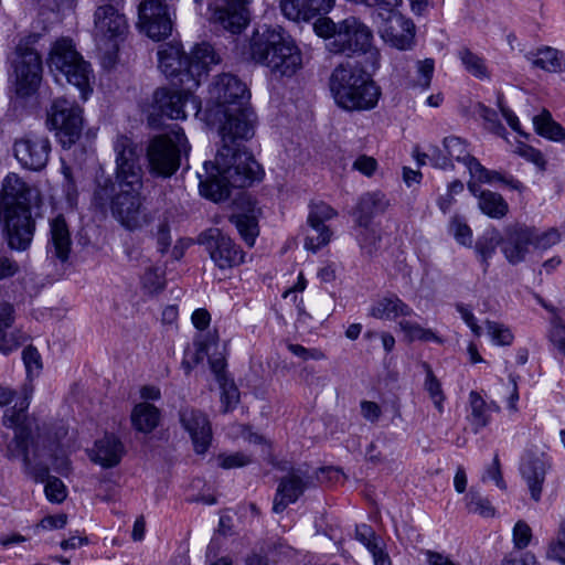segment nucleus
<instances>
[{
    "label": "nucleus",
    "instance_id": "18",
    "mask_svg": "<svg viewBox=\"0 0 565 565\" xmlns=\"http://www.w3.org/2000/svg\"><path fill=\"white\" fill-rule=\"evenodd\" d=\"M138 25L156 41L168 38L172 32L171 13L160 0H143L138 7Z\"/></svg>",
    "mask_w": 565,
    "mask_h": 565
},
{
    "label": "nucleus",
    "instance_id": "16",
    "mask_svg": "<svg viewBox=\"0 0 565 565\" xmlns=\"http://www.w3.org/2000/svg\"><path fill=\"white\" fill-rule=\"evenodd\" d=\"M253 0H215L209 6L211 22L232 34L241 33L249 23L247 6Z\"/></svg>",
    "mask_w": 565,
    "mask_h": 565
},
{
    "label": "nucleus",
    "instance_id": "20",
    "mask_svg": "<svg viewBox=\"0 0 565 565\" xmlns=\"http://www.w3.org/2000/svg\"><path fill=\"white\" fill-rule=\"evenodd\" d=\"M395 9H387L388 15L380 26V35L385 43L397 50H409L415 41V24Z\"/></svg>",
    "mask_w": 565,
    "mask_h": 565
},
{
    "label": "nucleus",
    "instance_id": "24",
    "mask_svg": "<svg viewBox=\"0 0 565 565\" xmlns=\"http://www.w3.org/2000/svg\"><path fill=\"white\" fill-rule=\"evenodd\" d=\"M26 411L23 412V417L21 418V424H23L24 418L31 420V428L26 431L30 433L29 437L25 439V444L30 450L31 458H34V454L36 452L38 460L42 459L47 465L51 463L53 468L62 475H65L70 470V461L65 456L58 457L53 455V449L46 446L44 439L39 433V426L35 423L33 417H30L25 414Z\"/></svg>",
    "mask_w": 565,
    "mask_h": 565
},
{
    "label": "nucleus",
    "instance_id": "48",
    "mask_svg": "<svg viewBox=\"0 0 565 565\" xmlns=\"http://www.w3.org/2000/svg\"><path fill=\"white\" fill-rule=\"evenodd\" d=\"M467 500V509L471 513L479 514L481 516H492L494 514V509L490 504L489 500L483 498L480 493L470 490Z\"/></svg>",
    "mask_w": 565,
    "mask_h": 565
},
{
    "label": "nucleus",
    "instance_id": "1",
    "mask_svg": "<svg viewBox=\"0 0 565 565\" xmlns=\"http://www.w3.org/2000/svg\"><path fill=\"white\" fill-rule=\"evenodd\" d=\"M115 182L98 183L94 201L99 207L110 206L113 216L127 230L135 231L151 222L143 205L142 149L131 137L118 134L113 141Z\"/></svg>",
    "mask_w": 565,
    "mask_h": 565
},
{
    "label": "nucleus",
    "instance_id": "53",
    "mask_svg": "<svg viewBox=\"0 0 565 565\" xmlns=\"http://www.w3.org/2000/svg\"><path fill=\"white\" fill-rule=\"evenodd\" d=\"M546 556L565 565V521L559 525L556 540L550 543Z\"/></svg>",
    "mask_w": 565,
    "mask_h": 565
},
{
    "label": "nucleus",
    "instance_id": "28",
    "mask_svg": "<svg viewBox=\"0 0 565 565\" xmlns=\"http://www.w3.org/2000/svg\"><path fill=\"white\" fill-rule=\"evenodd\" d=\"M466 167L471 177L469 182H475L478 186L480 183H492L498 181L519 192H522L524 189L523 184L519 180L511 175H504L499 171L487 169L475 157L466 159Z\"/></svg>",
    "mask_w": 565,
    "mask_h": 565
},
{
    "label": "nucleus",
    "instance_id": "30",
    "mask_svg": "<svg viewBox=\"0 0 565 565\" xmlns=\"http://www.w3.org/2000/svg\"><path fill=\"white\" fill-rule=\"evenodd\" d=\"M312 484L306 465L290 467L285 471V504L294 503Z\"/></svg>",
    "mask_w": 565,
    "mask_h": 565
},
{
    "label": "nucleus",
    "instance_id": "31",
    "mask_svg": "<svg viewBox=\"0 0 565 565\" xmlns=\"http://www.w3.org/2000/svg\"><path fill=\"white\" fill-rule=\"evenodd\" d=\"M14 309L10 303L0 306V351L8 354L21 343V334L13 329Z\"/></svg>",
    "mask_w": 565,
    "mask_h": 565
},
{
    "label": "nucleus",
    "instance_id": "60",
    "mask_svg": "<svg viewBox=\"0 0 565 565\" xmlns=\"http://www.w3.org/2000/svg\"><path fill=\"white\" fill-rule=\"evenodd\" d=\"M334 4L335 0H309L306 21H309L318 14L329 13Z\"/></svg>",
    "mask_w": 565,
    "mask_h": 565
},
{
    "label": "nucleus",
    "instance_id": "40",
    "mask_svg": "<svg viewBox=\"0 0 565 565\" xmlns=\"http://www.w3.org/2000/svg\"><path fill=\"white\" fill-rule=\"evenodd\" d=\"M305 58L294 40L285 38V76H291L303 67Z\"/></svg>",
    "mask_w": 565,
    "mask_h": 565
},
{
    "label": "nucleus",
    "instance_id": "38",
    "mask_svg": "<svg viewBox=\"0 0 565 565\" xmlns=\"http://www.w3.org/2000/svg\"><path fill=\"white\" fill-rule=\"evenodd\" d=\"M502 235L495 228L486 232L476 243V252L480 257V260L488 266L489 260L495 254L497 247H502Z\"/></svg>",
    "mask_w": 565,
    "mask_h": 565
},
{
    "label": "nucleus",
    "instance_id": "39",
    "mask_svg": "<svg viewBox=\"0 0 565 565\" xmlns=\"http://www.w3.org/2000/svg\"><path fill=\"white\" fill-rule=\"evenodd\" d=\"M399 330L404 333L405 340L408 342L414 341H435L441 342L440 338L430 329H425L416 322L408 320H401L398 322Z\"/></svg>",
    "mask_w": 565,
    "mask_h": 565
},
{
    "label": "nucleus",
    "instance_id": "2",
    "mask_svg": "<svg viewBox=\"0 0 565 565\" xmlns=\"http://www.w3.org/2000/svg\"><path fill=\"white\" fill-rule=\"evenodd\" d=\"M228 137L215 157V162H204L200 179V193L214 202L228 198L230 188H246L260 180L263 170L253 156L235 147V140Z\"/></svg>",
    "mask_w": 565,
    "mask_h": 565
},
{
    "label": "nucleus",
    "instance_id": "37",
    "mask_svg": "<svg viewBox=\"0 0 565 565\" xmlns=\"http://www.w3.org/2000/svg\"><path fill=\"white\" fill-rule=\"evenodd\" d=\"M533 125L535 131L547 139L553 141H562L565 139V129L553 120L552 115L546 109L541 114L534 116Z\"/></svg>",
    "mask_w": 565,
    "mask_h": 565
},
{
    "label": "nucleus",
    "instance_id": "43",
    "mask_svg": "<svg viewBox=\"0 0 565 565\" xmlns=\"http://www.w3.org/2000/svg\"><path fill=\"white\" fill-rule=\"evenodd\" d=\"M532 233L533 237L531 238V244L536 250H546L561 241V234L556 228L539 231L535 227H532Z\"/></svg>",
    "mask_w": 565,
    "mask_h": 565
},
{
    "label": "nucleus",
    "instance_id": "23",
    "mask_svg": "<svg viewBox=\"0 0 565 565\" xmlns=\"http://www.w3.org/2000/svg\"><path fill=\"white\" fill-rule=\"evenodd\" d=\"M532 226L516 224L505 230L502 241V254L508 263L516 265L523 262L532 247Z\"/></svg>",
    "mask_w": 565,
    "mask_h": 565
},
{
    "label": "nucleus",
    "instance_id": "13",
    "mask_svg": "<svg viewBox=\"0 0 565 565\" xmlns=\"http://www.w3.org/2000/svg\"><path fill=\"white\" fill-rule=\"evenodd\" d=\"M46 122L50 128L57 131L62 146L70 148L82 134V109L78 105L64 97L56 98L47 113Z\"/></svg>",
    "mask_w": 565,
    "mask_h": 565
},
{
    "label": "nucleus",
    "instance_id": "45",
    "mask_svg": "<svg viewBox=\"0 0 565 565\" xmlns=\"http://www.w3.org/2000/svg\"><path fill=\"white\" fill-rule=\"evenodd\" d=\"M337 216V211L324 202H316L310 204L308 214V224L310 226H319L324 222L332 220Z\"/></svg>",
    "mask_w": 565,
    "mask_h": 565
},
{
    "label": "nucleus",
    "instance_id": "26",
    "mask_svg": "<svg viewBox=\"0 0 565 565\" xmlns=\"http://www.w3.org/2000/svg\"><path fill=\"white\" fill-rule=\"evenodd\" d=\"M50 239L47 255L64 263L68 259L72 238L68 225L63 215H56L50 220Z\"/></svg>",
    "mask_w": 565,
    "mask_h": 565
},
{
    "label": "nucleus",
    "instance_id": "4",
    "mask_svg": "<svg viewBox=\"0 0 565 565\" xmlns=\"http://www.w3.org/2000/svg\"><path fill=\"white\" fill-rule=\"evenodd\" d=\"M42 202L40 190L25 183L17 173H9L0 192V205L4 210V231L10 248L25 250L35 232V216L31 206Z\"/></svg>",
    "mask_w": 565,
    "mask_h": 565
},
{
    "label": "nucleus",
    "instance_id": "14",
    "mask_svg": "<svg viewBox=\"0 0 565 565\" xmlns=\"http://www.w3.org/2000/svg\"><path fill=\"white\" fill-rule=\"evenodd\" d=\"M180 85L181 89L159 88L154 92L151 116L184 119L188 108L195 115L200 111L201 102L193 95L194 89H188L186 84Z\"/></svg>",
    "mask_w": 565,
    "mask_h": 565
},
{
    "label": "nucleus",
    "instance_id": "47",
    "mask_svg": "<svg viewBox=\"0 0 565 565\" xmlns=\"http://www.w3.org/2000/svg\"><path fill=\"white\" fill-rule=\"evenodd\" d=\"M310 227L316 231L317 235L308 236L305 242V247L306 249L316 253L331 242L333 233L326 224H319V226Z\"/></svg>",
    "mask_w": 565,
    "mask_h": 565
},
{
    "label": "nucleus",
    "instance_id": "57",
    "mask_svg": "<svg viewBox=\"0 0 565 565\" xmlns=\"http://www.w3.org/2000/svg\"><path fill=\"white\" fill-rule=\"evenodd\" d=\"M22 359L29 377L40 373L42 369L41 355L34 347H26L22 352Z\"/></svg>",
    "mask_w": 565,
    "mask_h": 565
},
{
    "label": "nucleus",
    "instance_id": "33",
    "mask_svg": "<svg viewBox=\"0 0 565 565\" xmlns=\"http://www.w3.org/2000/svg\"><path fill=\"white\" fill-rule=\"evenodd\" d=\"M470 423L475 433L486 427L491 419L492 412H499L500 407L495 402H486L484 398L476 391L469 394Z\"/></svg>",
    "mask_w": 565,
    "mask_h": 565
},
{
    "label": "nucleus",
    "instance_id": "12",
    "mask_svg": "<svg viewBox=\"0 0 565 565\" xmlns=\"http://www.w3.org/2000/svg\"><path fill=\"white\" fill-rule=\"evenodd\" d=\"M39 34H30L20 40L12 57V68L15 78V89L19 96H30L35 93L42 81V58L35 44Z\"/></svg>",
    "mask_w": 565,
    "mask_h": 565
},
{
    "label": "nucleus",
    "instance_id": "58",
    "mask_svg": "<svg viewBox=\"0 0 565 565\" xmlns=\"http://www.w3.org/2000/svg\"><path fill=\"white\" fill-rule=\"evenodd\" d=\"M218 466L223 469H233L244 467L250 463V457L244 452H234L230 455L222 454L217 457Z\"/></svg>",
    "mask_w": 565,
    "mask_h": 565
},
{
    "label": "nucleus",
    "instance_id": "35",
    "mask_svg": "<svg viewBox=\"0 0 565 565\" xmlns=\"http://www.w3.org/2000/svg\"><path fill=\"white\" fill-rule=\"evenodd\" d=\"M160 422V411L147 402L137 404L131 412V423L141 433H151Z\"/></svg>",
    "mask_w": 565,
    "mask_h": 565
},
{
    "label": "nucleus",
    "instance_id": "9",
    "mask_svg": "<svg viewBox=\"0 0 565 565\" xmlns=\"http://www.w3.org/2000/svg\"><path fill=\"white\" fill-rule=\"evenodd\" d=\"M94 12L93 38L104 67H113L121 43L129 33L124 0H99Z\"/></svg>",
    "mask_w": 565,
    "mask_h": 565
},
{
    "label": "nucleus",
    "instance_id": "10",
    "mask_svg": "<svg viewBox=\"0 0 565 565\" xmlns=\"http://www.w3.org/2000/svg\"><path fill=\"white\" fill-rule=\"evenodd\" d=\"M189 149L183 129L174 125L169 131L149 139L146 146L147 171L156 178H170L180 168L181 154Z\"/></svg>",
    "mask_w": 565,
    "mask_h": 565
},
{
    "label": "nucleus",
    "instance_id": "8",
    "mask_svg": "<svg viewBox=\"0 0 565 565\" xmlns=\"http://www.w3.org/2000/svg\"><path fill=\"white\" fill-rule=\"evenodd\" d=\"M158 57L162 73L179 77V83L186 84L188 89L199 87L210 66L220 63V56L209 43L195 45L189 55L178 43L166 44L159 50Z\"/></svg>",
    "mask_w": 565,
    "mask_h": 565
},
{
    "label": "nucleus",
    "instance_id": "55",
    "mask_svg": "<svg viewBox=\"0 0 565 565\" xmlns=\"http://www.w3.org/2000/svg\"><path fill=\"white\" fill-rule=\"evenodd\" d=\"M309 0H285V18L292 21H306Z\"/></svg>",
    "mask_w": 565,
    "mask_h": 565
},
{
    "label": "nucleus",
    "instance_id": "21",
    "mask_svg": "<svg viewBox=\"0 0 565 565\" xmlns=\"http://www.w3.org/2000/svg\"><path fill=\"white\" fill-rule=\"evenodd\" d=\"M179 420L190 435L195 452L205 454L212 440V427L207 416L199 409L185 406L179 412Z\"/></svg>",
    "mask_w": 565,
    "mask_h": 565
},
{
    "label": "nucleus",
    "instance_id": "52",
    "mask_svg": "<svg viewBox=\"0 0 565 565\" xmlns=\"http://www.w3.org/2000/svg\"><path fill=\"white\" fill-rule=\"evenodd\" d=\"M450 232L459 244L471 246L472 231L462 217L454 216L451 218Z\"/></svg>",
    "mask_w": 565,
    "mask_h": 565
},
{
    "label": "nucleus",
    "instance_id": "29",
    "mask_svg": "<svg viewBox=\"0 0 565 565\" xmlns=\"http://www.w3.org/2000/svg\"><path fill=\"white\" fill-rule=\"evenodd\" d=\"M468 189L478 199V206L487 216L502 218L508 214L509 204L501 194L481 190L475 182H468Z\"/></svg>",
    "mask_w": 565,
    "mask_h": 565
},
{
    "label": "nucleus",
    "instance_id": "3",
    "mask_svg": "<svg viewBox=\"0 0 565 565\" xmlns=\"http://www.w3.org/2000/svg\"><path fill=\"white\" fill-rule=\"evenodd\" d=\"M207 119L220 124V135L249 139L254 135V113L246 85L232 74L216 76L209 89Z\"/></svg>",
    "mask_w": 565,
    "mask_h": 565
},
{
    "label": "nucleus",
    "instance_id": "41",
    "mask_svg": "<svg viewBox=\"0 0 565 565\" xmlns=\"http://www.w3.org/2000/svg\"><path fill=\"white\" fill-rule=\"evenodd\" d=\"M423 367L425 369L426 372L424 387L429 394V397L431 398L435 407L438 409L439 413H441L444 411L443 402L445 399L441 384L435 376L431 367L427 363H424Z\"/></svg>",
    "mask_w": 565,
    "mask_h": 565
},
{
    "label": "nucleus",
    "instance_id": "6",
    "mask_svg": "<svg viewBox=\"0 0 565 565\" xmlns=\"http://www.w3.org/2000/svg\"><path fill=\"white\" fill-rule=\"evenodd\" d=\"M329 89L335 105L347 111L373 109L380 99V87L364 70L350 62L337 65L329 77Z\"/></svg>",
    "mask_w": 565,
    "mask_h": 565
},
{
    "label": "nucleus",
    "instance_id": "22",
    "mask_svg": "<svg viewBox=\"0 0 565 565\" xmlns=\"http://www.w3.org/2000/svg\"><path fill=\"white\" fill-rule=\"evenodd\" d=\"M550 468V458L544 452L529 451L522 458L520 472L529 487L531 498L536 502L541 499L545 475Z\"/></svg>",
    "mask_w": 565,
    "mask_h": 565
},
{
    "label": "nucleus",
    "instance_id": "19",
    "mask_svg": "<svg viewBox=\"0 0 565 565\" xmlns=\"http://www.w3.org/2000/svg\"><path fill=\"white\" fill-rule=\"evenodd\" d=\"M50 151V140L34 134L25 135L13 145V154L17 160L22 167L34 171L42 170L46 166Z\"/></svg>",
    "mask_w": 565,
    "mask_h": 565
},
{
    "label": "nucleus",
    "instance_id": "17",
    "mask_svg": "<svg viewBox=\"0 0 565 565\" xmlns=\"http://www.w3.org/2000/svg\"><path fill=\"white\" fill-rule=\"evenodd\" d=\"M200 243L206 246L211 259L221 269L237 266L244 260V253L218 228H210L201 234Z\"/></svg>",
    "mask_w": 565,
    "mask_h": 565
},
{
    "label": "nucleus",
    "instance_id": "54",
    "mask_svg": "<svg viewBox=\"0 0 565 565\" xmlns=\"http://www.w3.org/2000/svg\"><path fill=\"white\" fill-rule=\"evenodd\" d=\"M417 67V76L414 82L415 86L420 88H428L431 82V77L434 74L435 63L431 58H425L423 61H418L416 64Z\"/></svg>",
    "mask_w": 565,
    "mask_h": 565
},
{
    "label": "nucleus",
    "instance_id": "59",
    "mask_svg": "<svg viewBox=\"0 0 565 565\" xmlns=\"http://www.w3.org/2000/svg\"><path fill=\"white\" fill-rule=\"evenodd\" d=\"M532 539L531 527L523 521L516 522L513 529V543L515 547L525 548Z\"/></svg>",
    "mask_w": 565,
    "mask_h": 565
},
{
    "label": "nucleus",
    "instance_id": "56",
    "mask_svg": "<svg viewBox=\"0 0 565 565\" xmlns=\"http://www.w3.org/2000/svg\"><path fill=\"white\" fill-rule=\"evenodd\" d=\"M550 341L558 353L565 355V323L557 316L552 319Z\"/></svg>",
    "mask_w": 565,
    "mask_h": 565
},
{
    "label": "nucleus",
    "instance_id": "42",
    "mask_svg": "<svg viewBox=\"0 0 565 565\" xmlns=\"http://www.w3.org/2000/svg\"><path fill=\"white\" fill-rule=\"evenodd\" d=\"M164 285V271L160 267H148L141 277V286L150 295L161 291Z\"/></svg>",
    "mask_w": 565,
    "mask_h": 565
},
{
    "label": "nucleus",
    "instance_id": "27",
    "mask_svg": "<svg viewBox=\"0 0 565 565\" xmlns=\"http://www.w3.org/2000/svg\"><path fill=\"white\" fill-rule=\"evenodd\" d=\"M125 454L122 443L113 435L98 439L89 451V458L104 468L117 466Z\"/></svg>",
    "mask_w": 565,
    "mask_h": 565
},
{
    "label": "nucleus",
    "instance_id": "25",
    "mask_svg": "<svg viewBox=\"0 0 565 565\" xmlns=\"http://www.w3.org/2000/svg\"><path fill=\"white\" fill-rule=\"evenodd\" d=\"M236 204L237 206H242L245 211L233 214L230 221L236 226L245 244L248 247H253L259 234L257 217L260 214V209L256 205V202L247 195L242 196Z\"/></svg>",
    "mask_w": 565,
    "mask_h": 565
},
{
    "label": "nucleus",
    "instance_id": "46",
    "mask_svg": "<svg viewBox=\"0 0 565 565\" xmlns=\"http://www.w3.org/2000/svg\"><path fill=\"white\" fill-rule=\"evenodd\" d=\"M459 55L462 64L469 73L479 78L488 77L487 67L481 57L467 49L461 50Z\"/></svg>",
    "mask_w": 565,
    "mask_h": 565
},
{
    "label": "nucleus",
    "instance_id": "5",
    "mask_svg": "<svg viewBox=\"0 0 565 565\" xmlns=\"http://www.w3.org/2000/svg\"><path fill=\"white\" fill-rule=\"evenodd\" d=\"M33 388L25 386L23 388V398L14 404V406L4 412L2 424L7 428L14 429V437L7 446V457L10 459H20L23 462L26 473H29L35 481H45L44 488L47 500L55 503H61L66 498V489L64 483L56 477H49L50 467L42 459L38 460V454L31 458L30 450L25 444V439L30 433L26 430L31 428V420L24 418L23 424L20 425L23 412L29 408L30 398Z\"/></svg>",
    "mask_w": 565,
    "mask_h": 565
},
{
    "label": "nucleus",
    "instance_id": "49",
    "mask_svg": "<svg viewBox=\"0 0 565 565\" xmlns=\"http://www.w3.org/2000/svg\"><path fill=\"white\" fill-rule=\"evenodd\" d=\"M355 537L361 542L367 551L373 554L383 547V541L375 534V532L366 524L356 526Z\"/></svg>",
    "mask_w": 565,
    "mask_h": 565
},
{
    "label": "nucleus",
    "instance_id": "63",
    "mask_svg": "<svg viewBox=\"0 0 565 565\" xmlns=\"http://www.w3.org/2000/svg\"><path fill=\"white\" fill-rule=\"evenodd\" d=\"M430 151V163L438 169H451L454 168V163L450 161V158L448 157V153L437 146H431L429 148Z\"/></svg>",
    "mask_w": 565,
    "mask_h": 565
},
{
    "label": "nucleus",
    "instance_id": "36",
    "mask_svg": "<svg viewBox=\"0 0 565 565\" xmlns=\"http://www.w3.org/2000/svg\"><path fill=\"white\" fill-rule=\"evenodd\" d=\"M387 205L388 201L385 195L380 192L365 193L362 195L356 207V221L359 225L366 226L371 216L384 212Z\"/></svg>",
    "mask_w": 565,
    "mask_h": 565
},
{
    "label": "nucleus",
    "instance_id": "11",
    "mask_svg": "<svg viewBox=\"0 0 565 565\" xmlns=\"http://www.w3.org/2000/svg\"><path fill=\"white\" fill-rule=\"evenodd\" d=\"M49 67L55 76L61 74L75 86L84 100L93 92L92 68L76 51L72 40L63 38L53 44L49 56Z\"/></svg>",
    "mask_w": 565,
    "mask_h": 565
},
{
    "label": "nucleus",
    "instance_id": "7",
    "mask_svg": "<svg viewBox=\"0 0 565 565\" xmlns=\"http://www.w3.org/2000/svg\"><path fill=\"white\" fill-rule=\"evenodd\" d=\"M313 30L320 38L329 40L328 50L335 54H369L372 67L380 66V52L372 46L371 29L356 17H348L334 23L330 18L322 17L313 23Z\"/></svg>",
    "mask_w": 565,
    "mask_h": 565
},
{
    "label": "nucleus",
    "instance_id": "61",
    "mask_svg": "<svg viewBox=\"0 0 565 565\" xmlns=\"http://www.w3.org/2000/svg\"><path fill=\"white\" fill-rule=\"evenodd\" d=\"M288 350L300 358L302 361L307 360H323L326 354L319 349H307L300 344H289Z\"/></svg>",
    "mask_w": 565,
    "mask_h": 565
},
{
    "label": "nucleus",
    "instance_id": "64",
    "mask_svg": "<svg viewBox=\"0 0 565 565\" xmlns=\"http://www.w3.org/2000/svg\"><path fill=\"white\" fill-rule=\"evenodd\" d=\"M220 384H221L222 391H223L222 392V403L224 405L223 412H228L232 406L237 404L239 394H238L237 388L233 384L227 385L226 383H223V382Z\"/></svg>",
    "mask_w": 565,
    "mask_h": 565
},
{
    "label": "nucleus",
    "instance_id": "62",
    "mask_svg": "<svg viewBox=\"0 0 565 565\" xmlns=\"http://www.w3.org/2000/svg\"><path fill=\"white\" fill-rule=\"evenodd\" d=\"M353 169L366 177H371L377 169V161L370 156L361 154L353 162Z\"/></svg>",
    "mask_w": 565,
    "mask_h": 565
},
{
    "label": "nucleus",
    "instance_id": "51",
    "mask_svg": "<svg viewBox=\"0 0 565 565\" xmlns=\"http://www.w3.org/2000/svg\"><path fill=\"white\" fill-rule=\"evenodd\" d=\"M514 153L533 163L540 171H545L546 160L540 150L524 142H519L514 149Z\"/></svg>",
    "mask_w": 565,
    "mask_h": 565
},
{
    "label": "nucleus",
    "instance_id": "44",
    "mask_svg": "<svg viewBox=\"0 0 565 565\" xmlns=\"http://www.w3.org/2000/svg\"><path fill=\"white\" fill-rule=\"evenodd\" d=\"M443 146L451 162L456 160L458 162H462L466 166V159L472 158V156H470L467 151L465 140L457 136L446 137L443 141Z\"/></svg>",
    "mask_w": 565,
    "mask_h": 565
},
{
    "label": "nucleus",
    "instance_id": "32",
    "mask_svg": "<svg viewBox=\"0 0 565 565\" xmlns=\"http://www.w3.org/2000/svg\"><path fill=\"white\" fill-rule=\"evenodd\" d=\"M533 67L550 73H559L565 70V54L551 46H542L526 55Z\"/></svg>",
    "mask_w": 565,
    "mask_h": 565
},
{
    "label": "nucleus",
    "instance_id": "50",
    "mask_svg": "<svg viewBox=\"0 0 565 565\" xmlns=\"http://www.w3.org/2000/svg\"><path fill=\"white\" fill-rule=\"evenodd\" d=\"M487 330L489 335L491 337V340L497 345H510L512 344L514 340V335L512 331L504 324L494 322V321H487L486 322Z\"/></svg>",
    "mask_w": 565,
    "mask_h": 565
},
{
    "label": "nucleus",
    "instance_id": "15",
    "mask_svg": "<svg viewBox=\"0 0 565 565\" xmlns=\"http://www.w3.org/2000/svg\"><path fill=\"white\" fill-rule=\"evenodd\" d=\"M282 34L279 30L266 29L254 32L248 44V58L269 67L273 72L279 71L282 65Z\"/></svg>",
    "mask_w": 565,
    "mask_h": 565
},
{
    "label": "nucleus",
    "instance_id": "34",
    "mask_svg": "<svg viewBox=\"0 0 565 565\" xmlns=\"http://www.w3.org/2000/svg\"><path fill=\"white\" fill-rule=\"evenodd\" d=\"M413 313L412 308L396 296L385 297L375 302L370 315L376 319L395 320Z\"/></svg>",
    "mask_w": 565,
    "mask_h": 565
}]
</instances>
